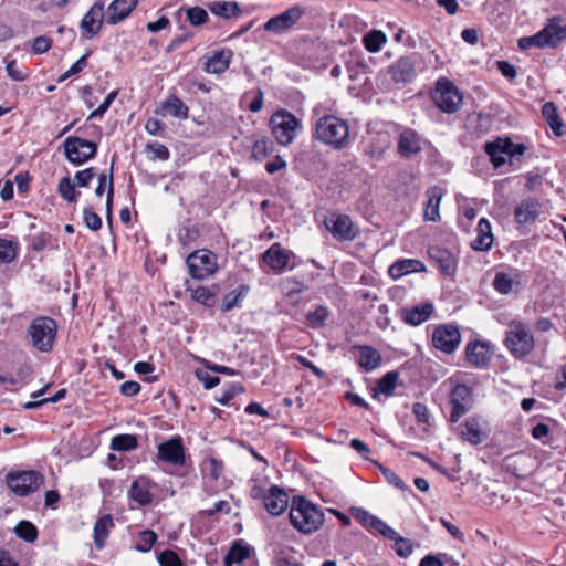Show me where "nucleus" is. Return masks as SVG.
<instances>
[{
  "instance_id": "obj_14",
  "label": "nucleus",
  "mask_w": 566,
  "mask_h": 566,
  "mask_svg": "<svg viewBox=\"0 0 566 566\" xmlns=\"http://www.w3.org/2000/svg\"><path fill=\"white\" fill-rule=\"evenodd\" d=\"M304 14V8L301 6H293L282 13L269 19L263 28L268 32L281 34L291 30Z\"/></svg>"
},
{
  "instance_id": "obj_61",
  "label": "nucleus",
  "mask_w": 566,
  "mask_h": 566,
  "mask_svg": "<svg viewBox=\"0 0 566 566\" xmlns=\"http://www.w3.org/2000/svg\"><path fill=\"white\" fill-rule=\"evenodd\" d=\"M243 391V387L240 384H232L228 389L223 390L220 397L217 398V401L220 405H228L231 399H233L238 394Z\"/></svg>"
},
{
  "instance_id": "obj_6",
  "label": "nucleus",
  "mask_w": 566,
  "mask_h": 566,
  "mask_svg": "<svg viewBox=\"0 0 566 566\" xmlns=\"http://www.w3.org/2000/svg\"><path fill=\"white\" fill-rule=\"evenodd\" d=\"M270 126L274 138L283 146L293 143L302 130L301 120L286 109L275 112L270 118Z\"/></svg>"
},
{
  "instance_id": "obj_56",
  "label": "nucleus",
  "mask_w": 566,
  "mask_h": 566,
  "mask_svg": "<svg viewBox=\"0 0 566 566\" xmlns=\"http://www.w3.org/2000/svg\"><path fill=\"white\" fill-rule=\"evenodd\" d=\"M187 18L192 25H201L208 19V13L200 7H192L187 10Z\"/></svg>"
},
{
  "instance_id": "obj_37",
  "label": "nucleus",
  "mask_w": 566,
  "mask_h": 566,
  "mask_svg": "<svg viewBox=\"0 0 566 566\" xmlns=\"http://www.w3.org/2000/svg\"><path fill=\"white\" fill-rule=\"evenodd\" d=\"M161 108L165 113L176 118L186 119L188 117V106L176 95H170L161 104Z\"/></svg>"
},
{
  "instance_id": "obj_41",
  "label": "nucleus",
  "mask_w": 566,
  "mask_h": 566,
  "mask_svg": "<svg viewBox=\"0 0 566 566\" xmlns=\"http://www.w3.org/2000/svg\"><path fill=\"white\" fill-rule=\"evenodd\" d=\"M19 251L17 241L0 239V264H8L15 260Z\"/></svg>"
},
{
  "instance_id": "obj_20",
  "label": "nucleus",
  "mask_w": 566,
  "mask_h": 566,
  "mask_svg": "<svg viewBox=\"0 0 566 566\" xmlns=\"http://www.w3.org/2000/svg\"><path fill=\"white\" fill-rule=\"evenodd\" d=\"M428 255L430 262L444 275H452L455 272L457 259L449 250L440 247H430Z\"/></svg>"
},
{
  "instance_id": "obj_46",
  "label": "nucleus",
  "mask_w": 566,
  "mask_h": 566,
  "mask_svg": "<svg viewBox=\"0 0 566 566\" xmlns=\"http://www.w3.org/2000/svg\"><path fill=\"white\" fill-rule=\"evenodd\" d=\"M328 317V308L326 306L319 305L313 312H308L306 315L307 324L317 328L321 327Z\"/></svg>"
},
{
  "instance_id": "obj_3",
  "label": "nucleus",
  "mask_w": 566,
  "mask_h": 566,
  "mask_svg": "<svg viewBox=\"0 0 566 566\" xmlns=\"http://www.w3.org/2000/svg\"><path fill=\"white\" fill-rule=\"evenodd\" d=\"M56 334L57 324L49 316L34 318L27 329L29 343L41 353H50L53 349Z\"/></svg>"
},
{
  "instance_id": "obj_63",
  "label": "nucleus",
  "mask_w": 566,
  "mask_h": 566,
  "mask_svg": "<svg viewBox=\"0 0 566 566\" xmlns=\"http://www.w3.org/2000/svg\"><path fill=\"white\" fill-rule=\"evenodd\" d=\"M113 167H114V161L112 163L108 176L106 174H104V172L98 176V185H97V187L95 189L96 196H98V197L103 196L105 189L106 190L109 189L111 182L114 185V181H113Z\"/></svg>"
},
{
  "instance_id": "obj_53",
  "label": "nucleus",
  "mask_w": 566,
  "mask_h": 566,
  "mask_svg": "<svg viewBox=\"0 0 566 566\" xmlns=\"http://www.w3.org/2000/svg\"><path fill=\"white\" fill-rule=\"evenodd\" d=\"M83 218L86 227L92 231H97L102 227L101 217L94 212L92 207H85L83 210Z\"/></svg>"
},
{
  "instance_id": "obj_55",
  "label": "nucleus",
  "mask_w": 566,
  "mask_h": 566,
  "mask_svg": "<svg viewBox=\"0 0 566 566\" xmlns=\"http://www.w3.org/2000/svg\"><path fill=\"white\" fill-rule=\"evenodd\" d=\"M396 544L395 551L399 557L407 558L413 552V546L410 539L402 537L400 534L394 541Z\"/></svg>"
},
{
  "instance_id": "obj_36",
  "label": "nucleus",
  "mask_w": 566,
  "mask_h": 566,
  "mask_svg": "<svg viewBox=\"0 0 566 566\" xmlns=\"http://www.w3.org/2000/svg\"><path fill=\"white\" fill-rule=\"evenodd\" d=\"M209 10L217 17L230 19L240 13V8L235 1H212L209 3Z\"/></svg>"
},
{
  "instance_id": "obj_16",
  "label": "nucleus",
  "mask_w": 566,
  "mask_h": 566,
  "mask_svg": "<svg viewBox=\"0 0 566 566\" xmlns=\"http://www.w3.org/2000/svg\"><path fill=\"white\" fill-rule=\"evenodd\" d=\"M417 61V54L401 56L388 66V74L395 83H409L416 77Z\"/></svg>"
},
{
  "instance_id": "obj_10",
  "label": "nucleus",
  "mask_w": 566,
  "mask_h": 566,
  "mask_svg": "<svg viewBox=\"0 0 566 566\" xmlns=\"http://www.w3.org/2000/svg\"><path fill=\"white\" fill-rule=\"evenodd\" d=\"M433 99L438 108L444 113H455L461 103L462 95L457 86L448 78H439L433 94Z\"/></svg>"
},
{
  "instance_id": "obj_50",
  "label": "nucleus",
  "mask_w": 566,
  "mask_h": 566,
  "mask_svg": "<svg viewBox=\"0 0 566 566\" xmlns=\"http://www.w3.org/2000/svg\"><path fill=\"white\" fill-rule=\"evenodd\" d=\"M146 150L150 154L149 158L151 160H168L170 157L169 149L157 142L148 144Z\"/></svg>"
},
{
  "instance_id": "obj_15",
  "label": "nucleus",
  "mask_w": 566,
  "mask_h": 566,
  "mask_svg": "<svg viewBox=\"0 0 566 566\" xmlns=\"http://www.w3.org/2000/svg\"><path fill=\"white\" fill-rule=\"evenodd\" d=\"M461 342V335L458 327L453 325H440L432 333V343L434 347L443 353H453Z\"/></svg>"
},
{
  "instance_id": "obj_38",
  "label": "nucleus",
  "mask_w": 566,
  "mask_h": 566,
  "mask_svg": "<svg viewBox=\"0 0 566 566\" xmlns=\"http://www.w3.org/2000/svg\"><path fill=\"white\" fill-rule=\"evenodd\" d=\"M398 373L389 371L384 377H381L377 382V388L373 395V398L377 399L379 394L389 397L394 394L395 388L397 386Z\"/></svg>"
},
{
  "instance_id": "obj_4",
  "label": "nucleus",
  "mask_w": 566,
  "mask_h": 566,
  "mask_svg": "<svg viewBox=\"0 0 566 566\" xmlns=\"http://www.w3.org/2000/svg\"><path fill=\"white\" fill-rule=\"evenodd\" d=\"M505 346L515 358H524L535 347V340L526 324L521 321H511L505 333Z\"/></svg>"
},
{
  "instance_id": "obj_54",
  "label": "nucleus",
  "mask_w": 566,
  "mask_h": 566,
  "mask_svg": "<svg viewBox=\"0 0 566 566\" xmlns=\"http://www.w3.org/2000/svg\"><path fill=\"white\" fill-rule=\"evenodd\" d=\"M353 515L360 524H363L364 526L369 527L371 530L374 528L376 522L379 518V517L370 514L368 511L360 509V507L353 509Z\"/></svg>"
},
{
  "instance_id": "obj_24",
  "label": "nucleus",
  "mask_w": 566,
  "mask_h": 566,
  "mask_svg": "<svg viewBox=\"0 0 566 566\" xmlns=\"http://www.w3.org/2000/svg\"><path fill=\"white\" fill-rule=\"evenodd\" d=\"M353 349L358 353L356 363L364 371L370 373L380 366L381 355L374 347L355 345Z\"/></svg>"
},
{
  "instance_id": "obj_52",
  "label": "nucleus",
  "mask_w": 566,
  "mask_h": 566,
  "mask_svg": "<svg viewBox=\"0 0 566 566\" xmlns=\"http://www.w3.org/2000/svg\"><path fill=\"white\" fill-rule=\"evenodd\" d=\"M250 496L252 499H262L268 495L266 481L261 479H251L249 481Z\"/></svg>"
},
{
  "instance_id": "obj_19",
  "label": "nucleus",
  "mask_w": 566,
  "mask_h": 566,
  "mask_svg": "<svg viewBox=\"0 0 566 566\" xmlns=\"http://www.w3.org/2000/svg\"><path fill=\"white\" fill-rule=\"evenodd\" d=\"M155 488L156 484L150 479L146 476H139L133 481L128 491V495L130 500L138 503V505L146 506L153 502V489Z\"/></svg>"
},
{
  "instance_id": "obj_32",
  "label": "nucleus",
  "mask_w": 566,
  "mask_h": 566,
  "mask_svg": "<svg viewBox=\"0 0 566 566\" xmlns=\"http://www.w3.org/2000/svg\"><path fill=\"white\" fill-rule=\"evenodd\" d=\"M426 195L428 200L424 208V219L436 222L440 219L439 207L443 191L440 187H432L427 190Z\"/></svg>"
},
{
  "instance_id": "obj_8",
  "label": "nucleus",
  "mask_w": 566,
  "mask_h": 566,
  "mask_svg": "<svg viewBox=\"0 0 566 566\" xmlns=\"http://www.w3.org/2000/svg\"><path fill=\"white\" fill-rule=\"evenodd\" d=\"M63 148L67 160L75 166L85 164L97 153L96 143L76 136H69L63 142Z\"/></svg>"
},
{
  "instance_id": "obj_2",
  "label": "nucleus",
  "mask_w": 566,
  "mask_h": 566,
  "mask_svg": "<svg viewBox=\"0 0 566 566\" xmlns=\"http://www.w3.org/2000/svg\"><path fill=\"white\" fill-rule=\"evenodd\" d=\"M315 137L335 149H343L349 143V127L334 115L323 116L315 124Z\"/></svg>"
},
{
  "instance_id": "obj_47",
  "label": "nucleus",
  "mask_w": 566,
  "mask_h": 566,
  "mask_svg": "<svg viewBox=\"0 0 566 566\" xmlns=\"http://www.w3.org/2000/svg\"><path fill=\"white\" fill-rule=\"evenodd\" d=\"M514 280L506 273H496L493 280V287L500 294L506 295L511 293Z\"/></svg>"
},
{
  "instance_id": "obj_57",
  "label": "nucleus",
  "mask_w": 566,
  "mask_h": 566,
  "mask_svg": "<svg viewBox=\"0 0 566 566\" xmlns=\"http://www.w3.org/2000/svg\"><path fill=\"white\" fill-rule=\"evenodd\" d=\"M412 413L418 423L430 424L431 415L428 407L422 402H415L412 405Z\"/></svg>"
},
{
  "instance_id": "obj_25",
  "label": "nucleus",
  "mask_w": 566,
  "mask_h": 566,
  "mask_svg": "<svg viewBox=\"0 0 566 566\" xmlns=\"http://www.w3.org/2000/svg\"><path fill=\"white\" fill-rule=\"evenodd\" d=\"M137 3L138 0H113L106 11V22L115 25L125 20Z\"/></svg>"
},
{
  "instance_id": "obj_58",
  "label": "nucleus",
  "mask_w": 566,
  "mask_h": 566,
  "mask_svg": "<svg viewBox=\"0 0 566 566\" xmlns=\"http://www.w3.org/2000/svg\"><path fill=\"white\" fill-rule=\"evenodd\" d=\"M160 566H182V562L177 553L166 549L158 555Z\"/></svg>"
},
{
  "instance_id": "obj_51",
  "label": "nucleus",
  "mask_w": 566,
  "mask_h": 566,
  "mask_svg": "<svg viewBox=\"0 0 566 566\" xmlns=\"http://www.w3.org/2000/svg\"><path fill=\"white\" fill-rule=\"evenodd\" d=\"M270 144L271 143L264 138L255 140L252 148V158L256 161L265 159L272 150Z\"/></svg>"
},
{
  "instance_id": "obj_34",
  "label": "nucleus",
  "mask_w": 566,
  "mask_h": 566,
  "mask_svg": "<svg viewBox=\"0 0 566 566\" xmlns=\"http://www.w3.org/2000/svg\"><path fill=\"white\" fill-rule=\"evenodd\" d=\"M542 115L551 129L553 130L554 135L557 137H562L565 134L564 130V123L559 118V115L557 113V108L552 102H547L542 107Z\"/></svg>"
},
{
  "instance_id": "obj_12",
  "label": "nucleus",
  "mask_w": 566,
  "mask_h": 566,
  "mask_svg": "<svg viewBox=\"0 0 566 566\" xmlns=\"http://www.w3.org/2000/svg\"><path fill=\"white\" fill-rule=\"evenodd\" d=\"M157 460L174 467L186 464V450L181 437L175 436L157 446Z\"/></svg>"
},
{
  "instance_id": "obj_45",
  "label": "nucleus",
  "mask_w": 566,
  "mask_h": 566,
  "mask_svg": "<svg viewBox=\"0 0 566 566\" xmlns=\"http://www.w3.org/2000/svg\"><path fill=\"white\" fill-rule=\"evenodd\" d=\"M157 541V535L154 531L145 530L139 533L138 541L135 544V549L146 553L151 549Z\"/></svg>"
},
{
  "instance_id": "obj_33",
  "label": "nucleus",
  "mask_w": 566,
  "mask_h": 566,
  "mask_svg": "<svg viewBox=\"0 0 566 566\" xmlns=\"http://www.w3.org/2000/svg\"><path fill=\"white\" fill-rule=\"evenodd\" d=\"M115 526L112 515L101 516L94 525V544L96 548L102 549L109 535L111 530Z\"/></svg>"
},
{
  "instance_id": "obj_39",
  "label": "nucleus",
  "mask_w": 566,
  "mask_h": 566,
  "mask_svg": "<svg viewBox=\"0 0 566 566\" xmlns=\"http://www.w3.org/2000/svg\"><path fill=\"white\" fill-rule=\"evenodd\" d=\"M386 42L387 36L380 30H373L363 36V44L370 53L379 52Z\"/></svg>"
},
{
  "instance_id": "obj_5",
  "label": "nucleus",
  "mask_w": 566,
  "mask_h": 566,
  "mask_svg": "<svg viewBox=\"0 0 566 566\" xmlns=\"http://www.w3.org/2000/svg\"><path fill=\"white\" fill-rule=\"evenodd\" d=\"M566 39V27L560 24L559 18H554L539 32L532 36H524L518 40V46L527 50L532 46L536 48H556Z\"/></svg>"
},
{
  "instance_id": "obj_18",
  "label": "nucleus",
  "mask_w": 566,
  "mask_h": 566,
  "mask_svg": "<svg viewBox=\"0 0 566 566\" xmlns=\"http://www.w3.org/2000/svg\"><path fill=\"white\" fill-rule=\"evenodd\" d=\"M104 19L106 20L104 3L95 2L80 23L84 38L92 39L95 36L101 31Z\"/></svg>"
},
{
  "instance_id": "obj_28",
  "label": "nucleus",
  "mask_w": 566,
  "mask_h": 566,
  "mask_svg": "<svg viewBox=\"0 0 566 566\" xmlns=\"http://www.w3.org/2000/svg\"><path fill=\"white\" fill-rule=\"evenodd\" d=\"M510 146V138H496L494 142L485 144L484 150L495 168H500L506 163L505 156H507V149Z\"/></svg>"
},
{
  "instance_id": "obj_13",
  "label": "nucleus",
  "mask_w": 566,
  "mask_h": 566,
  "mask_svg": "<svg viewBox=\"0 0 566 566\" xmlns=\"http://www.w3.org/2000/svg\"><path fill=\"white\" fill-rule=\"evenodd\" d=\"M324 226L337 241H352L358 234L357 228L347 214L331 213L325 218Z\"/></svg>"
},
{
  "instance_id": "obj_29",
  "label": "nucleus",
  "mask_w": 566,
  "mask_h": 566,
  "mask_svg": "<svg viewBox=\"0 0 566 566\" xmlns=\"http://www.w3.org/2000/svg\"><path fill=\"white\" fill-rule=\"evenodd\" d=\"M421 138L417 132L412 129H405L398 140V151L402 157H410L420 153Z\"/></svg>"
},
{
  "instance_id": "obj_22",
  "label": "nucleus",
  "mask_w": 566,
  "mask_h": 566,
  "mask_svg": "<svg viewBox=\"0 0 566 566\" xmlns=\"http://www.w3.org/2000/svg\"><path fill=\"white\" fill-rule=\"evenodd\" d=\"M482 427L483 421L480 417H469L459 428L461 439L472 446L480 444L486 438Z\"/></svg>"
},
{
  "instance_id": "obj_31",
  "label": "nucleus",
  "mask_w": 566,
  "mask_h": 566,
  "mask_svg": "<svg viewBox=\"0 0 566 566\" xmlns=\"http://www.w3.org/2000/svg\"><path fill=\"white\" fill-rule=\"evenodd\" d=\"M426 271V265L416 259H403L396 261L389 268V275L392 279H400L406 274Z\"/></svg>"
},
{
  "instance_id": "obj_42",
  "label": "nucleus",
  "mask_w": 566,
  "mask_h": 566,
  "mask_svg": "<svg viewBox=\"0 0 566 566\" xmlns=\"http://www.w3.org/2000/svg\"><path fill=\"white\" fill-rule=\"evenodd\" d=\"M138 446L134 434H117L111 441V449L115 451H132Z\"/></svg>"
},
{
  "instance_id": "obj_30",
  "label": "nucleus",
  "mask_w": 566,
  "mask_h": 566,
  "mask_svg": "<svg viewBox=\"0 0 566 566\" xmlns=\"http://www.w3.org/2000/svg\"><path fill=\"white\" fill-rule=\"evenodd\" d=\"M493 244L491 223L488 219L481 218L476 227V238L471 247L475 251H489Z\"/></svg>"
},
{
  "instance_id": "obj_35",
  "label": "nucleus",
  "mask_w": 566,
  "mask_h": 566,
  "mask_svg": "<svg viewBox=\"0 0 566 566\" xmlns=\"http://www.w3.org/2000/svg\"><path fill=\"white\" fill-rule=\"evenodd\" d=\"M538 216V203L534 200H524L515 209V220L520 224L535 221Z\"/></svg>"
},
{
  "instance_id": "obj_23",
  "label": "nucleus",
  "mask_w": 566,
  "mask_h": 566,
  "mask_svg": "<svg viewBox=\"0 0 566 566\" xmlns=\"http://www.w3.org/2000/svg\"><path fill=\"white\" fill-rule=\"evenodd\" d=\"M263 503L270 514L280 515L287 509L289 495L283 489L273 485L268 489Z\"/></svg>"
},
{
  "instance_id": "obj_17",
  "label": "nucleus",
  "mask_w": 566,
  "mask_h": 566,
  "mask_svg": "<svg viewBox=\"0 0 566 566\" xmlns=\"http://www.w3.org/2000/svg\"><path fill=\"white\" fill-rule=\"evenodd\" d=\"M293 253L284 249L280 243H273L263 254L262 261L275 273H281L290 266Z\"/></svg>"
},
{
  "instance_id": "obj_43",
  "label": "nucleus",
  "mask_w": 566,
  "mask_h": 566,
  "mask_svg": "<svg viewBox=\"0 0 566 566\" xmlns=\"http://www.w3.org/2000/svg\"><path fill=\"white\" fill-rule=\"evenodd\" d=\"M14 532L19 538L28 543L35 542L39 535L35 525L29 521L19 522L14 527Z\"/></svg>"
},
{
  "instance_id": "obj_62",
  "label": "nucleus",
  "mask_w": 566,
  "mask_h": 566,
  "mask_svg": "<svg viewBox=\"0 0 566 566\" xmlns=\"http://www.w3.org/2000/svg\"><path fill=\"white\" fill-rule=\"evenodd\" d=\"M116 96H117V91H112L105 97L104 102L95 111H93L91 113V115L88 116V119L102 117L107 112V109L111 107V105L114 102V99L116 98Z\"/></svg>"
},
{
  "instance_id": "obj_40",
  "label": "nucleus",
  "mask_w": 566,
  "mask_h": 566,
  "mask_svg": "<svg viewBox=\"0 0 566 566\" xmlns=\"http://www.w3.org/2000/svg\"><path fill=\"white\" fill-rule=\"evenodd\" d=\"M249 287L241 285L239 289L233 290L226 294L222 300L220 310L222 312H230L232 308L239 305V303L247 296Z\"/></svg>"
},
{
  "instance_id": "obj_26",
  "label": "nucleus",
  "mask_w": 566,
  "mask_h": 566,
  "mask_svg": "<svg viewBox=\"0 0 566 566\" xmlns=\"http://www.w3.org/2000/svg\"><path fill=\"white\" fill-rule=\"evenodd\" d=\"M232 56L233 52L228 48L214 51L212 55L207 59L203 70L209 74H222L228 70Z\"/></svg>"
},
{
  "instance_id": "obj_44",
  "label": "nucleus",
  "mask_w": 566,
  "mask_h": 566,
  "mask_svg": "<svg viewBox=\"0 0 566 566\" xmlns=\"http://www.w3.org/2000/svg\"><path fill=\"white\" fill-rule=\"evenodd\" d=\"M57 191L60 196L69 202H74L77 200L78 192L75 190V185L69 177H63L60 180Z\"/></svg>"
},
{
  "instance_id": "obj_7",
  "label": "nucleus",
  "mask_w": 566,
  "mask_h": 566,
  "mask_svg": "<svg viewBox=\"0 0 566 566\" xmlns=\"http://www.w3.org/2000/svg\"><path fill=\"white\" fill-rule=\"evenodd\" d=\"M8 488L18 496H27L36 491L44 482L42 473L29 470L7 474Z\"/></svg>"
},
{
  "instance_id": "obj_21",
  "label": "nucleus",
  "mask_w": 566,
  "mask_h": 566,
  "mask_svg": "<svg viewBox=\"0 0 566 566\" xmlns=\"http://www.w3.org/2000/svg\"><path fill=\"white\" fill-rule=\"evenodd\" d=\"M465 356L469 364L473 367L485 368L491 360L492 353L486 343L475 340L467 345Z\"/></svg>"
},
{
  "instance_id": "obj_1",
  "label": "nucleus",
  "mask_w": 566,
  "mask_h": 566,
  "mask_svg": "<svg viewBox=\"0 0 566 566\" xmlns=\"http://www.w3.org/2000/svg\"><path fill=\"white\" fill-rule=\"evenodd\" d=\"M289 517L291 524L303 534H312L324 522L323 512L304 497H294Z\"/></svg>"
},
{
  "instance_id": "obj_27",
  "label": "nucleus",
  "mask_w": 566,
  "mask_h": 566,
  "mask_svg": "<svg viewBox=\"0 0 566 566\" xmlns=\"http://www.w3.org/2000/svg\"><path fill=\"white\" fill-rule=\"evenodd\" d=\"M433 304L430 302L401 310V319L409 325L417 326L429 319L433 313Z\"/></svg>"
},
{
  "instance_id": "obj_48",
  "label": "nucleus",
  "mask_w": 566,
  "mask_h": 566,
  "mask_svg": "<svg viewBox=\"0 0 566 566\" xmlns=\"http://www.w3.org/2000/svg\"><path fill=\"white\" fill-rule=\"evenodd\" d=\"M249 556V549L240 544H233L230 552L226 557V564L231 566L232 564H241Z\"/></svg>"
},
{
  "instance_id": "obj_9",
  "label": "nucleus",
  "mask_w": 566,
  "mask_h": 566,
  "mask_svg": "<svg viewBox=\"0 0 566 566\" xmlns=\"http://www.w3.org/2000/svg\"><path fill=\"white\" fill-rule=\"evenodd\" d=\"M186 262L189 274L191 277L197 280H205L209 277L218 269L217 255L206 249L190 253Z\"/></svg>"
},
{
  "instance_id": "obj_64",
  "label": "nucleus",
  "mask_w": 566,
  "mask_h": 566,
  "mask_svg": "<svg viewBox=\"0 0 566 566\" xmlns=\"http://www.w3.org/2000/svg\"><path fill=\"white\" fill-rule=\"evenodd\" d=\"M49 239H50L49 234H46L44 232H40V233L31 237L29 247L33 251L40 252L45 249V247L48 245Z\"/></svg>"
},
{
  "instance_id": "obj_11",
  "label": "nucleus",
  "mask_w": 566,
  "mask_h": 566,
  "mask_svg": "<svg viewBox=\"0 0 566 566\" xmlns=\"http://www.w3.org/2000/svg\"><path fill=\"white\" fill-rule=\"evenodd\" d=\"M473 390L464 384H455L449 395L451 405L450 422L457 423L473 406Z\"/></svg>"
},
{
  "instance_id": "obj_59",
  "label": "nucleus",
  "mask_w": 566,
  "mask_h": 566,
  "mask_svg": "<svg viewBox=\"0 0 566 566\" xmlns=\"http://www.w3.org/2000/svg\"><path fill=\"white\" fill-rule=\"evenodd\" d=\"M96 176L95 168L90 167L75 174V186L87 187Z\"/></svg>"
},
{
  "instance_id": "obj_49",
  "label": "nucleus",
  "mask_w": 566,
  "mask_h": 566,
  "mask_svg": "<svg viewBox=\"0 0 566 566\" xmlns=\"http://www.w3.org/2000/svg\"><path fill=\"white\" fill-rule=\"evenodd\" d=\"M187 291L190 292L191 297L196 302L203 304L206 306L211 305L214 297V294L206 286H197L195 289L189 287L187 289Z\"/></svg>"
},
{
  "instance_id": "obj_60",
  "label": "nucleus",
  "mask_w": 566,
  "mask_h": 566,
  "mask_svg": "<svg viewBox=\"0 0 566 566\" xmlns=\"http://www.w3.org/2000/svg\"><path fill=\"white\" fill-rule=\"evenodd\" d=\"M373 530L390 541H395L396 537H398L399 535L398 532H396L392 527H390L386 522H384L380 518H378Z\"/></svg>"
}]
</instances>
